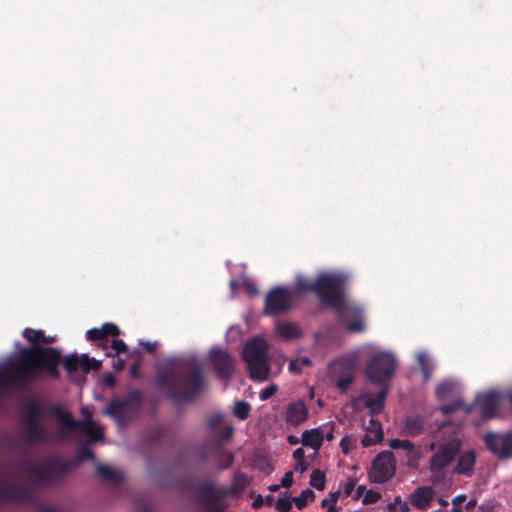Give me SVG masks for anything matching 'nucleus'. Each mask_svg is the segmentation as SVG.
I'll return each instance as SVG.
<instances>
[{
	"instance_id": "nucleus-14",
	"label": "nucleus",
	"mask_w": 512,
	"mask_h": 512,
	"mask_svg": "<svg viewBox=\"0 0 512 512\" xmlns=\"http://www.w3.org/2000/svg\"><path fill=\"white\" fill-rule=\"evenodd\" d=\"M307 408L302 401H297L290 404L286 410V422L289 425L297 426L300 425L307 419Z\"/></svg>"
},
{
	"instance_id": "nucleus-51",
	"label": "nucleus",
	"mask_w": 512,
	"mask_h": 512,
	"mask_svg": "<svg viewBox=\"0 0 512 512\" xmlns=\"http://www.w3.org/2000/svg\"><path fill=\"white\" fill-rule=\"evenodd\" d=\"M145 349H147L148 351H152L155 347V344L153 343H150V342H146V343H141Z\"/></svg>"
},
{
	"instance_id": "nucleus-43",
	"label": "nucleus",
	"mask_w": 512,
	"mask_h": 512,
	"mask_svg": "<svg viewBox=\"0 0 512 512\" xmlns=\"http://www.w3.org/2000/svg\"><path fill=\"white\" fill-rule=\"evenodd\" d=\"M293 483V474L292 472H287L285 473V475L283 476L282 480H281V485L283 487H290Z\"/></svg>"
},
{
	"instance_id": "nucleus-60",
	"label": "nucleus",
	"mask_w": 512,
	"mask_h": 512,
	"mask_svg": "<svg viewBox=\"0 0 512 512\" xmlns=\"http://www.w3.org/2000/svg\"><path fill=\"white\" fill-rule=\"evenodd\" d=\"M131 373H132L133 375H136V367H133V368H132Z\"/></svg>"
},
{
	"instance_id": "nucleus-10",
	"label": "nucleus",
	"mask_w": 512,
	"mask_h": 512,
	"mask_svg": "<svg viewBox=\"0 0 512 512\" xmlns=\"http://www.w3.org/2000/svg\"><path fill=\"white\" fill-rule=\"evenodd\" d=\"M485 441L488 448L499 457L512 454V434H488Z\"/></svg>"
},
{
	"instance_id": "nucleus-35",
	"label": "nucleus",
	"mask_w": 512,
	"mask_h": 512,
	"mask_svg": "<svg viewBox=\"0 0 512 512\" xmlns=\"http://www.w3.org/2000/svg\"><path fill=\"white\" fill-rule=\"evenodd\" d=\"M381 495L379 492L374 490H368L365 492L364 496L362 497V503L363 504H371L375 503L380 499Z\"/></svg>"
},
{
	"instance_id": "nucleus-1",
	"label": "nucleus",
	"mask_w": 512,
	"mask_h": 512,
	"mask_svg": "<svg viewBox=\"0 0 512 512\" xmlns=\"http://www.w3.org/2000/svg\"><path fill=\"white\" fill-rule=\"evenodd\" d=\"M347 279L348 275L342 272L319 273L316 281L298 276L294 290L277 287L269 292L265 301V313L276 314L288 310L296 291H314L324 303L339 313L349 331L361 332L365 328L361 310L348 303L343 295L342 288Z\"/></svg>"
},
{
	"instance_id": "nucleus-5",
	"label": "nucleus",
	"mask_w": 512,
	"mask_h": 512,
	"mask_svg": "<svg viewBox=\"0 0 512 512\" xmlns=\"http://www.w3.org/2000/svg\"><path fill=\"white\" fill-rule=\"evenodd\" d=\"M81 412L86 417L83 421H74L71 414L62 409L56 410V416L64 430H80L90 441L101 439V428L92 420L90 409L83 407Z\"/></svg>"
},
{
	"instance_id": "nucleus-11",
	"label": "nucleus",
	"mask_w": 512,
	"mask_h": 512,
	"mask_svg": "<svg viewBox=\"0 0 512 512\" xmlns=\"http://www.w3.org/2000/svg\"><path fill=\"white\" fill-rule=\"evenodd\" d=\"M353 367L354 363L344 358L335 361L330 367L332 374H336L342 368L345 369L343 375L336 378L337 386L343 392L349 388L353 381Z\"/></svg>"
},
{
	"instance_id": "nucleus-32",
	"label": "nucleus",
	"mask_w": 512,
	"mask_h": 512,
	"mask_svg": "<svg viewBox=\"0 0 512 512\" xmlns=\"http://www.w3.org/2000/svg\"><path fill=\"white\" fill-rule=\"evenodd\" d=\"M405 453L408 459V463L411 466H414L422 457L421 450L419 448L414 447V445L411 446V449L405 451Z\"/></svg>"
},
{
	"instance_id": "nucleus-25",
	"label": "nucleus",
	"mask_w": 512,
	"mask_h": 512,
	"mask_svg": "<svg viewBox=\"0 0 512 512\" xmlns=\"http://www.w3.org/2000/svg\"><path fill=\"white\" fill-rule=\"evenodd\" d=\"M97 470L106 479L118 480L120 477V473L108 465H99Z\"/></svg>"
},
{
	"instance_id": "nucleus-38",
	"label": "nucleus",
	"mask_w": 512,
	"mask_h": 512,
	"mask_svg": "<svg viewBox=\"0 0 512 512\" xmlns=\"http://www.w3.org/2000/svg\"><path fill=\"white\" fill-rule=\"evenodd\" d=\"M103 330V337H106L107 335H113L116 336L120 333L118 327L111 323H105L102 325Z\"/></svg>"
},
{
	"instance_id": "nucleus-50",
	"label": "nucleus",
	"mask_w": 512,
	"mask_h": 512,
	"mask_svg": "<svg viewBox=\"0 0 512 512\" xmlns=\"http://www.w3.org/2000/svg\"><path fill=\"white\" fill-rule=\"evenodd\" d=\"M399 509L401 512H409L410 511V507H409V504L407 502H400V506H399Z\"/></svg>"
},
{
	"instance_id": "nucleus-46",
	"label": "nucleus",
	"mask_w": 512,
	"mask_h": 512,
	"mask_svg": "<svg viewBox=\"0 0 512 512\" xmlns=\"http://www.w3.org/2000/svg\"><path fill=\"white\" fill-rule=\"evenodd\" d=\"M465 501H466V495L460 494L452 499V504H453V506H461V504L464 503Z\"/></svg>"
},
{
	"instance_id": "nucleus-2",
	"label": "nucleus",
	"mask_w": 512,
	"mask_h": 512,
	"mask_svg": "<svg viewBox=\"0 0 512 512\" xmlns=\"http://www.w3.org/2000/svg\"><path fill=\"white\" fill-rule=\"evenodd\" d=\"M23 336L33 344L30 349L20 353V359L15 360L14 356L0 365V379L32 376L36 374L57 375V366L60 362V353L53 348H42L40 343L54 342L55 337H45L41 330L26 328Z\"/></svg>"
},
{
	"instance_id": "nucleus-37",
	"label": "nucleus",
	"mask_w": 512,
	"mask_h": 512,
	"mask_svg": "<svg viewBox=\"0 0 512 512\" xmlns=\"http://www.w3.org/2000/svg\"><path fill=\"white\" fill-rule=\"evenodd\" d=\"M292 507V500L289 498H279L276 501V508L280 512H288Z\"/></svg>"
},
{
	"instance_id": "nucleus-49",
	"label": "nucleus",
	"mask_w": 512,
	"mask_h": 512,
	"mask_svg": "<svg viewBox=\"0 0 512 512\" xmlns=\"http://www.w3.org/2000/svg\"><path fill=\"white\" fill-rule=\"evenodd\" d=\"M355 487V482L350 480L345 486V494L349 495Z\"/></svg>"
},
{
	"instance_id": "nucleus-12",
	"label": "nucleus",
	"mask_w": 512,
	"mask_h": 512,
	"mask_svg": "<svg viewBox=\"0 0 512 512\" xmlns=\"http://www.w3.org/2000/svg\"><path fill=\"white\" fill-rule=\"evenodd\" d=\"M499 401V394L496 392H488L477 396L475 406L479 409L484 418H491L496 413Z\"/></svg>"
},
{
	"instance_id": "nucleus-22",
	"label": "nucleus",
	"mask_w": 512,
	"mask_h": 512,
	"mask_svg": "<svg viewBox=\"0 0 512 512\" xmlns=\"http://www.w3.org/2000/svg\"><path fill=\"white\" fill-rule=\"evenodd\" d=\"M310 485L317 490H323L325 487L324 473L319 470H314L310 477Z\"/></svg>"
},
{
	"instance_id": "nucleus-8",
	"label": "nucleus",
	"mask_w": 512,
	"mask_h": 512,
	"mask_svg": "<svg viewBox=\"0 0 512 512\" xmlns=\"http://www.w3.org/2000/svg\"><path fill=\"white\" fill-rule=\"evenodd\" d=\"M334 438V424L326 423L317 428L305 430L301 436V443L304 447L313 449L317 454L324 440L331 441Z\"/></svg>"
},
{
	"instance_id": "nucleus-15",
	"label": "nucleus",
	"mask_w": 512,
	"mask_h": 512,
	"mask_svg": "<svg viewBox=\"0 0 512 512\" xmlns=\"http://www.w3.org/2000/svg\"><path fill=\"white\" fill-rule=\"evenodd\" d=\"M211 357L221 375L228 377L233 369L232 359L229 354L224 350L212 349Z\"/></svg>"
},
{
	"instance_id": "nucleus-33",
	"label": "nucleus",
	"mask_w": 512,
	"mask_h": 512,
	"mask_svg": "<svg viewBox=\"0 0 512 512\" xmlns=\"http://www.w3.org/2000/svg\"><path fill=\"white\" fill-rule=\"evenodd\" d=\"M125 404L122 402H112L104 411L105 414L118 418V414L124 411Z\"/></svg>"
},
{
	"instance_id": "nucleus-9",
	"label": "nucleus",
	"mask_w": 512,
	"mask_h": 512,
	"mask_svg": "<svg viewBox=\"0 0 512 512\" xmlns=\"http://www.w3.org/2000/svg\"><path fill=\"white\" fill-rule=\"evenodd\" d=\"M385 396V390H382L377 394L365 393L354 400L353 406L355 410L358 411L368 409L369 413L371 415H374L379 413L383 409L385 404Z\"/></svg>"
},
{
	"instance_id": "nucleus-40",
	"label": "nucleus",
	"mask_w": 512,
	"mask_h": 512,
	"mask_svg": "<svg viewBox=\"0 0 512 512\" xmlns=\"http://www.w3.org/2000/svg\"><path fill=\"white\" fill-rule=\"evenodd\" d=\"M377 427H378L379 429H382V427H381V425H380V423H379V422H377V421H375V420L371 419V420L369 421V425L366 427L368 434H372L373 436H375V435H376V433H377V432H376Z\"/></svg>"
},
{
	"instance_id": "nucleus-45",
	"label": "nucleus",
	"mask_w": 512,
	"mask_h": 512,
	"mask_svg": "<svg viewBox=\"0 0 512 512\" xmlns=\"http://www.w3.org/2000/svg\"><path fill=\"white\" fill-rule=\"evenodd\" d=\"M462 407V403L457 401L454 405H448V406H443L441 408L443 414H448L450 413L452 410L456 409V408H460Z\"/></svg>"
},
{
	"instance_id": "nucleus-56",
	"label": "nucleus",
	"mask_w": 512,
	"mask_h": 512,
	"mask_svg": "<svg viewBox=\"0 0 512 512\" xmlns=\"http://www.w3.org/2000/svg\"><path fill=\"white\" fill-rule=\"evenodd\" d=\"M191 396H192V394L188 393V392H184V394L181 395V397H183V398H190Z\"/></svg>"
},
{
	"instance_id": "nucleus-59",
	"label": "nucleus",
	"mask_w": 512,
	"mask_h": 512,
	"mask_svg": "<svg viewBox=\"0 0 512 512\" xmlns=\"http://www.w3.org/2000/svg\"><path fill=\"white\" fill-rule=\"evenodd\" d=\"M395 502L400 504V502H402V501H401V498H400V497H396V498H395Z\"/></svg>"
},
{
	"instance_id": "nucleus-21",
	"label": "nucleus",
	"mask_w": 512,
	"mask_h": 512,
	"mask_svg": "<svg viewBox=\"0 0 512 512\" xmlns=\"http://www.w3.org/2000/svg\"><path fill=\"white\" fill-rule=\"evenodd\" d=\"M357 439L349 434L342 437L340 440V448L344 454H348L356 448Z\"/></svg>"
},
{
	"instance_id": "nucleus-19",
	"label": "nucleus",
	"mask_w": 512,
	"mask_h": 512,
	"mask_svg": "<svg viewBox=\"0 0 512 512\" xmlns=\"http://www.w3.org/2000/svg\"><path fill=\"white\" fill-rule=\"evenodd\" d=\"M417 360L419 362V365L421 366L424 380L428 381L430 378V372L433 368V363L431 359L428 357V355L424 352H420L417 356Z\"/></svg>"
},
{
	"instance_id": "nucleus-34",
	"label": "nucleus",
	"mask_w": 512,
	"mask_h": 512,
	"mask_svg": "<svg viewBox=\"0 0 512 512\" xmlns=\"http://www.w3.org/2000/svg\"><path fill=\"white\" fill-rule=\"evenodd\" d=\"M413 445L412 442L405 440V439H392L389 442V446L392 449H402L404 451H407L408 449H411V446Z\"/></svg>"
},
{
	"instance_id": "nucleus-20",
	"label": "nucleus",
	"mask_w": 512,
	"mask_h": 512,
	"mask_svg": "<svg viewBox=\"0 0 512 512\" xmlns=\"http://www.w3.org/2000/svg\"><path fill=\"white\" fill-rule=\"evenodd\" d=\"M80 357V368L84 373L89 372L90 370H98L101 366V362L90 358L87 354H82Z\"/></svg>"
},
{
	"instance_id": "nucleus-13",
	"label": "nucleus",
	"mask_w": 512,
	"mask_h": 512,
	"mask_svg": "<svg viewBox=\"0 0 512 512\" xmlns=\"http://www.w3.org/2000/svg\"><path fill=\"white\" fill-rule=\"evenodd\" d=\"M435 497V491L428 486L418 487L409 497L411 504L420 510L429 508Z\"/></svg>"
},
{
	"instance_id": "nucleus-29",
	"label": "nucleus",
	"mask_w": 512,
	"mask_h": 512,
	"mask_svg": "<svg viewBox=\"0 0 512 512\" xmlns=\"http://www.w3.org/2000/svg\"><path fill=\"white\" fill-rule=\"evenodd\" d=\"M250 413V406L246 402H237L234 406V414L241 420L248 417Z\"/></svg>"
},
{
	"instance_id": "nucleus-53",
	"label": "nucleus",
	"mask_w": 512,
	"mask_h": 512,
	"mask_svg": "<svg viewBox=\"0 0 512 512\" xmlns=\"http://www.w3.org/2000/svg\"><path fill=\"white\" fill-rule=\"evenodd\" d=\"M117 364H114L118 369H122L123 366H124V362L121 361L120 359L117 360Z\"/></svg>"
},
{
	"instance_id": "nucleus-4",
	"label": "nucleus",
	"mask_w": 512,
	"mask_h": 512,
	"mask_svg": "<svg viewBox=\"0 0 512 512\" xmlns=\"http://www.w3.org/2000/svg\"><path fill=\"white\" fill-rule=\"evenodd\" d=\"M243 358L248 365L252 379L264 381L269 376L267 366V344L262 338H254L243 350Z\"/></svg>"
},
{
	"instance_id": "nucleus-54",
	"label": "nucleus",
	"mask_w": 512,
	"mask_h": 512,
	"mask_svg": "<svg viewBox=\"0 0 512 512\" xmlns=\"http://www.w3.org/2000/svg\"><path fill=\"white\" fill-rule=\"evenodd\" d=\"M451 512H463V509L460 506H453Z\"/></svg>"
},
{
	"instance_id": "nucleus-3",
	"label": "nucleus",
	"mask_w": 512,
	"mask_h": 512,
	"mask_svg": "<svg viewBox=\"0 0 512 512\" xmlns=\"http://www.w3.org/2000/svg\"><path fill=\"white\" fill-rule=\"evenodd\" d=\"M433 455L430 460V471L433 481L439 480L442 471L454 460L460 450V441L456 438H443L430 444Z\"/></svg>"
},
{
	"instance_id": "nucleus-52",
	"label": "nucleus",
	"mask_w": 512,
	"mask_h": 512,
	"mask_svg": "<svg viewBox=\"0 0 512 512\" xmlns=\"http://www.w3.org/2000/svg\"><path fill=\"white\" fill-rule=\"evenodd\" d=\"M475 505H476V501H474V500H470V501L467 503L466 508H467L468 510H470V509H472Z\"/></svg>"
},
{
	"instance_id": "nucleus-18",
	"label": "nucleus",
	"mask_w": 512,
	"mask_h": 512,
	"mask_svg": "<svg viewBox=\"0 0 512 512\" xmlns=\"http://www.w3.org/2000/svg\"><path fill=\"white\" fill-rule=\"evenodd\" d=\"M457 385L455 382L447 380L441 383L436 389L438 399L444 400L452 396L456 391Z\"/></svg>"
},
{
	"instance_id": "nucleus-44",
	"label": "nucleus",
	"mask_w": 512,
	"mask_h": 512,
	"mask_svg": "<svg viewBox=\"0 0 512 512\" xmlns=\"http://www.w3.org/2000/svg\"><path fill=\"white\" fill-rule=\"evenodd\" d=\"M308 468V464L305 461H295L294 469L301 474L304 473Z\"/></svg>"
},
{
	"instance_id": "nucleus-39",
	"label": "nucleus",
	"mask_w": 512,
	"mask_h": 512,
	"mask_svg": "<svg viewBox=\"0 0 512 512\" xmlns=\"http://www.w3.org/2000/svg\"><path fill=\"white\" fill-rule=\"evenodd\" d=\"M86 338L88 340L103 339V330L101 328H93L86 332Z\"/></svg>"
},
{
	"instance_id": "nucleus-16",
	"label": "nucleus",
	"mask_w": 512,
	"mask_h": 512,
	"mask_svg": "<svg viewBox=\"0 0 512 512\" xmlns=\"http://www.w3.org/2000/svg\"><path fill=\"white\" fill-rule=\"evenodd\" d=\"M475 459L476 456L473 451L462 453L456 467V472L465 475L470 474L473 470Z\"/></svg>"
},
{
	"instance_id": "nucleus-23",
	"label": "nucleus",
	"mask_w": 512,
	"mask_h": 512,
	"mask_svg": "<svg viewBox=\"0 0 512 512\" xmlns=\"http://www.w3.org/2000/svg\"><path fill=\"white\" fill-rule=\"evenodd\" d=\"M209 425L212 428H216L218 426L222 427L226 431L227 436H230L233 432V427L229 423L225 422L221 415L213 416L209 421Z\"/></svg>"
},
{
	"instance_id": "nucleus-47",
	"label": "nucleus",
	"mask_w": 512,
	"mask_h": 512,
	"mask_svg": "<svg viewBox=\"0 0 512 512\" xmlns=\"http://www.w3.org/2000/svg\"><path fill=\"white\" fill-rule=\"evenodd\" d=\"M293 457H294L295 461H304V450H303V448H297L293 452Z\"/></svg>"
},
{
	"instance_id": "nucleus-27",
	"label": "nucleus",
	"mask_w": 512,
	"mask_h": 512,
	"mask_svg": "<svg viewBox=\"0 0 512 512\" xmlns=\"http://www.w3.org/2000/svg\"><path fill=\"white\" fill-rule=\"evenodd\" d=\"M309 365L310 360L308 357H300L289 363V370L293 373H300L303 367H307Z\"/></svg>"
},
{
	"instance_id": "nucleus-41",
	"label": "nucleus",
	"mask_w": 512,
	"mask_h": 512,
	"mask_svg": "<svg viewBox=\"0 0 512 512\" xmlns=\"http://www.w3.org/2000/svg\"><path fill=\"white\" fill-rule=\"evenodd\" d=\"M112 348L115 350L116 353H120L125 352L127 347L122 340H114L112 342Z\"/></svg>"
},
{
	"instance_id": "nucleus-55",
	"label": "nucleus",
	"mask_w": 512,
	"mask_h": 512,
	"mask_svg": "<svg viewBox=\"0 0 512 512\" xmlns=\"http://www.w3.org/2000/svg\"><path fill=\"white\" fill-rule=\"evenodd\" d=\"M439 503L442 505V506H447L448 505V502L444 499H439Z\"/></svg>"
},
{
	"instance_id": "nucleus-28",
	"label": "nucleus",
	"mask_w": 512,
	"mask_h": 512,
	"mask_svg": "<svg viewBox=\"0 0 512 512\" xmlns=\"http://www.w3.org/2000/svg\"><path fill=\"white\" fill-rule=\"evenodd\" d=\"M313 497V491L310 489H306L302 491V493L298 496L293 498V501L295 502V505L298 509H303L308 500Z\"/></svg>"
},
{
	"instance_id": "nucleus-6",
	"label": "nucleus",
	"mask_w": 512,
	"mask_h": 512,
	"mask_svg": "<svg viewBox=\"0 0 512 512\" xmlns=\"http://www.w3.org/2000/svg\"><path fill=\"white\" fill-rule=\"evenodd\" d=\"M396 361L393 354L385 351H375L368 365V377L375 382L383 381L393 374Z\"/></svg>"
},
{
	"instance_id": "nucleus-17",
	"label": "nucleus",
	"mask_w": 512,
	"mask_h": 512,
	"mask_svg": "<svg viewBox=\"0 0 512 512\" xmlns=\"http://www.w3.org/2000/svg\"><path fill=\"white\" fill-rule=\"evenodd\" d=\"M276 329L278 334L285 339H293L300 336V330L289 322H279Z\"/></svg>"
},
{
	"instance_id": "nucleus-58",
	"label": "nucleus",
	"mask_w": 512,
	"mask_h": 512,
	"mask_svg": "<svg viewBox=\"0 0 512 512\" xmlns=\"http://www.w3.org/2000/svg\"><path fill=\"white\" fill-rule=\"evenodd\" d=\"M233 332H238V331L232 327V328H230V330H229V332H228V333H229V334H231V333H233Z\"/></svg>"
},
{
	"instance_id": "nucleus-61",
	"label": "nucleus",
	"mask_w": 512,
	"mask_h": 512,
	"mask_svg": "<svg viewBox=\"0 0 512 512\" xmlns=\"http://www.w3.org/2000/svg\"><path fill=\"white\" fill-rule=\"evenodd\" d=\"M253 505H254V507H258L259 502H257V501H256V502H254V504H253Z\"/></svg>"
},
{
	"instance_id": "nucleus-57",
	"label": "nucleus",
	"mask_w": 512,
	"mask_h": 512,
	"mask_svg": "<svg viewBox=\"0 0 512 512\" xmlns=\"http://www.w3.org/2000/svg\"><path fill=\"white\" fill-rule=\"evenodd\" d=\"M236 284H237L236 281H234V280L230 281V286L233 290L236 288Z\"/></svg>"
},
{
	"instance_id": "nucleus-42",
	"label": "nucleus",
	"mask_w": 512,
	"mask_h": 512,
	"mask_svg": "<svg viewBox=\"0 0 512 512\" xmlns=\"http://www.w3.org/2000/svg\"><path fill=\"white\" fill-rule=\"evenodd\" d=\"M243 287L246 290V292L250 295H256L258 293L256 286L248 280H245L243 282Z\"/></svg>"
},
{
	"instance_id": "nucleus-31",
	"label": "nucleus",
	"mask_w": 512,
	"mask_h": 512,
	"mask_svg": "<svg viewBox=\"0 0 512 512\" xmlns=\"http://www.w3.org/2000/svg\"><path fill=\"white\" fill-rule=\"evenodd\" d=\"M376 432L377 433H376L375 436H373L372 434H367L366 436L363 437L361 442H362V445L364 447L371 446V445H373L375 443L380 442L383 439V431H382V429H379L377 427Z\"/></svg>"
},
{
	"instance_id": "nucleus-30",
	"label": "nucleus",
	"mask_w": 512,
	"mask_h": 512,
	"mask_svg": "<svg viewBox=\"0 0 512 512\" xmlns=\"http://www.w3.org/2000/svg\"><path fill=\"white\" fill-rule=\"evenodd\" d=\"M337 500H338V493H333L329 498H325L321 502V506L327 510V512H337Z\"/></svg>"
},
{
	"instance_id": "nucleus-48",
	"label": "nucleus",
	"mask_w": 512,
	"mask_h": 512,
	"mask_svg": "<svg viewBox=\"0 0 512 512\" xmlns=\"http://www.w3.org/2000/svg\"><path fill=\"white\" fill-rule=\"evenodd\" d=\"M367 491H368V489H366L365 486L359 485L357 487V489H356V497L362 499V497L364 496L365 492H367Z\"/></svg>"
},
{
	"instance_id": "nucleus-36",
	"label": "nucleus",
	"mask_w": 512,
	"mask_h": 512,
	"mask_svg": "<svg viewBox=\"0 0 512 512\" xmlns=\"http://www.w3.org/2000/svg\"><path fill=\"white\" fill-rule=\"evenodd\" d=\"M277 390H278L277 385L270 384L268 387H266L265 389H263L260 392V395H259L260 400L265 401V400L269 399L277 392Z\"/></svg>"
},
{
	"instance_id": "nucleus-62",
	"label": "nucleus",
	"mask_w": 512,
	"mask_h": 512,
	"mask_svg": "<svg viewBox=\"0 0 512 512\" xmlns=\"http://www.w3.org/2000/svg\"><path fill=\"white\" fill-rule=\"evenodd\" d=\"M465 411L468 413V412L471 411V409L470 408H465Z\"/></svg>"
},
{
	"instance_id": "nucleus-24",
	"label": "nucleus",
	"mask_w": 512,
	"mask_h": 512,
	"mask_svg": "<svg viewBox=\"0 0 512 512\" xmlns=\"http://www.w3.org/2000/svg\"><path fill=\"white\" fill-rule=\"evenodd\" d=\"M63 365L67 372L71 374L80 368V357L76 354H72L64 360Z\"/></svg>"
},
{
	"instance_id": "nucleus-7",
	"label": "nucleus",
	"mask_w": 512,
	"mask_h": 512,
	"mask_svg": "<svg viewBox=\"0 0 512 512\" xmlns=\"http://www.w3.org/2000/svg\"><path fill=\"white\" fill-rule=\"evenodd\" d=\"M396 470V461L389 451L380 453L373 461L369 471V480L372 483L382 484L390 480Z\"/></svg>"
},
{
	"instance_id": "nucleus-26",
	"label": "nucleus",
	"mask_w": 512,
	"mask_h": 512,
	"mask_svg": "<svg viewBox=\"0 0 512 512\" xmlns=\"http://www.w3.org/2000/svg\"><path fill=\"white\" fill-rule=\"evenodd\" d=\"M406 429L410 434H418L423 429V421L419 417H413L407 420Z\"/></svg>"
}]
</instances>
